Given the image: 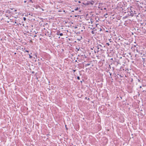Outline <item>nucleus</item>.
<instances>
[{
    "instance_id": "nucleus-1",
    "label": "nucleus",
    "mask_w": 146,
    "mask_h": 146,
    "mask_svg": "<svg viewBox=\"0 0 146 146\" xmlns=\"http://www.w3.org/2000/svg\"><path fill=\"white\" fill-rule=\"evenodd\" d=\"M127 10H125L124 13H128V14L129 16H131V17H133L134 16L136 17L137 14V11L136 9H135L133 8L132 7H130V8H127Z\"/></svg>"
},
{
    "instance_id": "nucleus-2",
    "label": "nucleus",
    "mask_w": 146,
    "mask_h": 146,
    "mask_svg": "<svg viewBox=\"0 0 146 146\" xmlns=\"http://www.w3.org/2000/svg\"><path fill=\"white\" fill-rule=\"evenodd\" d=\"M95 47L94 52L95 53H96V52L98 53H99L100 51H101V53L103 52V50L102 48V46L101 45L98 44L97 46H95Z\"/></svg>"
},
{
    "instance_id": "nucleus-3",
    "label": "nucleus",
    "mask_w": 146,
    "mask_h": 146,
    "mask_svg": "<svg viewBox=\"0 0 146 146\" xmlns=\"http://www.w3.org/2000/svg\"><path fill=\"white\" fill-rule=\"evenodd\" d=\"M137 19L139 21H142V19L144 17V16L143 14L142 13H138L136 17Z\"/></svg>"
},
{
    "instance_id": "nucleus-4",
    "label": "nucleus",
    "mask_w": 146,
    "mask_h": 146,
    "mask_svg": "<svg viewBox=\"0 0 146 146\" xmlns=\"http://www.w3.org/2000/svg\"><path fill=\"white\" fill-rule=\"evenodd\" d=\"M112 63L116 66H117L119 64H121L119 62V60L117 61L116 59L113 60Z\"/></svg>"
},
{
    "instance_id": "nucleus-5",
    "label": "nucleus",
    "mask_w": 146,
    "mask_h": 146,
    "mask_svg": "<svg viewBox=\"0 0 146 146\" xmlns=\"http://www.w3.org/2000/svg\"><path fill=\"white\" fill-rule=\"evenodd\" d=\"M139 46L138 45H134L133 46V48H134V49L136 50L137 52H139V49L138 48H139Z\"/></svg>"
},
{
    "instance_id": "nucleus-6",
    "label": "nucleus",
    "mask_w": 146,
    "mask_h": 146,
    "mask_svg": "<svg viewBox=\"0 0 146 146\" xmlns=\"http://www.w3.org/2000/svg\"><path fill=\"white\" fill-rule=\"evenodd\" d=\"M128 69L126 68H120V71L121 72L122 71L124 72V71L126 72H128Z\"/></svg>"
},
{
    "instance_id": "nucleus-7",
    "label": "nucleus",
    "mask_w": 146,
    "mask_h": 146,
    "mask_svg": "<svg viewBox=\"0 0 146 146\" xmlns=\"http://www.w3.org/2000/svg\"><path fill=\"white\" fill-rule=\"evenodd\" d=\"M123 4H122L121 2L117 4V7H119L120 8H122L123 7Z\"/></svg>"
},
{
    "instance_id": "nucleus-8",
    "label": "nucleus",
    "mask_w": 146,
    "mask_h": 146,
    "mask_svg": "<svg viewBox=\"0 0 146 146\" xmlns=\"http://www.w3.org/2000/svg\"><path fill=\"white\" fill-rule=\"evenodd\" d=\"M143 66L145 67L146 68V59H143Z\"/></svg>"
},
{
    "instance_id": "nucleus-9",
    "label": "nucleus",
    "mask_w": 146,
    "mask_h": 146,
    "mask_svg": "<svg viewBox=\"0 0 146 146\" xmlns=\"http://www.w3.org/2000/svg\"><path fill=\"white\" fill-rule=\"evenodd\" d=\"M35 7L36 9H38V8L40 9L41 8V7L39 5H36Z\"/></svg>"
},
{
    "instance_id": "nucleus-10",
    "label": "nucleus",
    "mask_w": 146,
    "mask_h": 146,
    "mask_svg": "<svg viewBox=\"0 0 146 146\" xmlns=\"http://www.w3.org/2000/svg\"><path fill=\"white\" fill-rule=\"evenodd\" d=\"M60 32V31H58L57 32V33H58L57 34L58 35H59V34H58V33H59V32ZM59 35L60 36H62L63 35V34L62 33H60L59 34Z\"/></svg>"
},
{
    "instance_id": "nucleus-11",
    "label": "nucleus",
    "mask_w": 146,
    "mask_h": 146,
    "mask_svg": "<svg viewBox=\"0 0 146 146\" xmlns=\"http://www.w3.org/2000/svg\"><path fill=\"white\" fill-rule=\"evenodd\" d=\"M79 9H80V8H79L78 7H77L75 8L74 9V10L76 11H78Z\"/></svg>"
},
{
    "instance_id": "nucleus-12",
    "label": "nucleus",
    "mask_w": 146,
    "mask_h": 146,
    "mask_svg": "<svg viewBox=\"0 0 146 146\" xmlns=\"http://www.w3.org/2000/svg\"><path fill=\"white\" fill-rule=\"evenodd\" d=\"M31 2V3H33V0H28V3Z\"/></svg>"
},
{
    "instance_id": "nucleus-13",
    "label": "nucleus",
    "mask_w": 146,
    "mask_h": 146,
    "mask_svg": "<svg viewBox=\"0 0 146 146\" xmlns=\"http://www.w3.org/2000/svg\"><path fill=\"white\" fill-rule=\"evenodd\" d=\"M6 13H11V12H10L9 10H7L6 11Z\"/></svg>"
},
{
    "instance_id": "nucleus-14",
    "label": "nucleus",
    "mask_w": 146,
    "mask_h": 146,
    "mask_svg": "<svg viewBox=\"0 0 146 146\" xmlns=\"http://www.w3.org/2000/svg\"><path fill=\"white\" fill-rule=\"evenodd\" d=\"M90 63H88V64H86L85 65V67H86L88 66H89L90 65Z\"/></svg>"
},
{
    "instance_id": "nucleus-15",
    "label": "nucleus",
    "mask_w": 146,
    "mask_h": 146,
    "mask_svg": "<svg viewBox=\"0 0 146 146\" xmlns=\"http://www.w3.org/2000/svg\"><path fill=\"white\" fill-rule=\"evenodd\" d=\"M29 58H32L33 56H32L30 54H29Z\"/></svg>"
},
{
    "instance_id": "nucleus-16",
    "label": "nucleus",
    "mask_w": 146,
    "mask_h": 146,
    "mask_svg": "<svg viewBox=\"0 0 146 146\" xmlns=\"http://www.w3.org/2000/svg\"><path fill=\"white\" fill-rule=\"evenodd\" d=\"M116 46L117 47V48H118L119 47L120 45L118 44H116Z\"/></svg>"
},
{
    "instance_id": "nucleus-17",
    "label": "nucleus",
    "mask_w": 146,
    "mask_h": 146,
    "mask_svg": "<svg viewBox=\"0 0 146 146\" xmlns=\"http://www.w3.org/2000/svg\"><path fill=\"white\" fill-rule=\"evenodd\" d=\"M80 49V48H76V49L77 50V51H79Z\"/></svg>"
},
{
    "instance_id": "nucleus-18",
    "label": "nucleus",
    "mask_w": 146,
    "mask_h": 146,
    "mask_svg": "<svg viewBox=\"0 0 146 146\" xmlns=\"http://www.w3.org/2000/svg\"><path fill=\"white\" fill-rule=\"evenodd\" d=\"M122 119H123L121 121V122H122V123L124 121V118H122Z\"/></svg>"
},
{
    "instance_id": "nucleus-19",
    "label": "nucleus",
    "mask_w": 146,
    "mask_h": 146,
    "mask_svg": "<svg viewBox=\"0 0 146 146\" xmlns=\"http://www.w3.org/2000/svg\"><path fill=\"white\" fill-rule=\"evenodd\" d=\"M113 75L115 77L117 76L116 75V74L115 73L113 74Z\"/></svg>"
},
{
    "instance_id": "nucleus-20",
    "label": "nucleus",
    "mask_w": 146,
    "mask_h": 146,
    "mask_svg": "<svg viewBox=\"0 0 146 146\" xmlns=\"http://www.w3.org/2000/svg\"><path fill=\"white\" fill-rule=\"evenodd\" d=\"M144 24H145V25L146 26V20H145L144 21Z\"/></svg>"
},
{
    "instance_id": "nucleus-21",
    "label": "nucleus",
    "mask_w": 146,
    "mask_h": 146,
    "mask_svg": "<svg viewBox=\"0 0 146 146\" xmlns=\"http://www.w3.org/2000/svg\"><path fill=\"white\" fill-rule=\"evenodd\" d=\"M77 79H78V80H80V77L79 76H78L77 77Z\"/></svg>"
},
{
    "instance_id": "nucleus-22",
    "label": "nucleus",
    "mask_w": 146,
    "mask_h": 146,
    "mask_svg": "<svg viewBox=\"0 0 146 146\" xmlns=\"http://www.w3.org/2000/svg\"><path fill=\"white\" fill-rule=\"evenodd\" d=\"M108 68H109L110 69L111 68V66L110 65H109Z\"/></svg>"
},
{
    "instance_id": "nucleus-23",
    "label": "nucleus",
    "mask_w": 146,
    "mask_h": 146,
    "mask_svg": "<svg viewBox=\"0 0 146 146\" xmlns=\"http://www.w3.org/2000/svg\"><path fill=\"white\" fill-rule=\"evenodd\" d=\"M23 19L25 21H26V18L25 17H23Z\"/></svg>"
},
{
    "instance_id": "nucleus-24",
    "label": "nucleus",
    "mask_w": 146,
    "mask_h": 146,
    "mask_svg": "<svg viewBox=\"0 0 146 146\" xmlns=\"http://www.w3.org/2000/svg\"><path fill=\"white\" fill-rule=\"evenodd\" d=\"M91 33H92V34H94V32L93 31H92L91 32Z\"/></svg>"
},
{
    "instance_id": "nucleus-25",
    "label": "nucleus",
    "mask_w": 146,
    "mask_h": 146,
    "mask_svg": "<svg viewBox=\"0 0 146 146\" xmlns=\"http://www.w3.org/2000/svg\"><path fill=\"white\" fill-rule=\"evenodd\" d=\"M138 82H141L140 80H139V79H138Z\"/></svg>"
},
{
    "instance_id": "nucleus-26",
    "label": "nucleus",
    "mask_w": 146,
    "mask_h": 146,
    "mask_svg": "<svg viewBox=\"0 0 146 146\" xmlns=\"http://www.w3.org/2000/svg\"><path fill=\"white\" fill-rule=\"evenodd\" d=\"M25 52H29V51H28V50H25Z\"/></svg>"
},
{
    "instance_id": "nucleus-27",
    "label": "nucleus",
    "mask_w": 146,
    "mask_h": 146,
    "mask_svg": "<svg viewBox=\"0 0 146 146\" xmlns=\"http://www.w3.org/2000/svg\"><path fill=\"white\" fill-rule=\"evenodd\" d=\"M27 2V0H26V1H24V3H26Z\"/></svg>"
},
{
    "instance_id": "nucleus-28",
    "label": "nucleus",
    "mask_w": 146,
    "mask_h": 146,
    "mask_svg": "<svg viewBox=\"0 0 146 146\" xmlns=\"http://www.w3.org/2000/svg\"><path fill=\"white\" fill-rule=\"evenodd\" d=\"M38 65H40L41 64L40 62H38Z\"/></svg>"
},
{
    "instance_id": "nucleus-29",
    "label": "nucleus",
    "mask_w": 146,
    "mask_h": 146,
    "mask_svg": "<svg viewBox=\"0 0 146 146\" xmlns=\"http://www.w3.org/2000/svg\"><path fill=\"white\" fill-rule=\"evenodd\" d=\"M7 21V23H9V21H8V20H7V21Z\"/></svg>"
},
{
    "instance_id": "nucleus-30",
    "label": "nucleus",
    "mask_w": 146,
    "mask_h": 146,
    "mask_svg": "<svg viewBox=\"0 0 146 146\" xmlns=\"http://www.w3.org/2000/svg\"><path fill=\"white\" fill-rule=\"evenodd\" d=\"M117 75H119L120 76V77H122V76H121V75H119V74H117Z\"/></svg>"
},
{
    "instance_id": "nucleus-31",
    "label": "nucleus",
    "mask_w": 146,
    "mask_h": 146,
    "mask_svg": "<svg viewBox=\"0 0 146 146\" xmlns=\"http://www.w3.org/2000/svg\"><path fill=\"white\" fill-rule=\"evenodd\" d=\"M106 44H107L108 46H109V45H110V44H109V43H106Z\"/></svg>"
},
{
    "instance_id": "nucleus-32",
    "label": "nucleus",
    "mask_w": 146,
    "mask_h": 146,
    "mask_svg": "<svg viewBox=\"0 0 146 146\" xmlns=\"http://www.w3.org/2000/svg\"><path fill=\"white\" fill-rule=\"evenodd\" d=\"M73 71L74 72H74H75L76 71V70H73Z\"/></svg>"
},
{
    "instance_id": "nucleus-33",
    "label": "nucleus",
    "mask_w": 146,
    "mask_h": 146,
    "mask_svg": "<svg viewBox=\"0 0 146 146\" xmlns=\"http://www.w3.org/2000/svg\"><path fill=\"white\" fill-rule=\"evenodd\" d=\"M109 73L110 74V76H111L112 74L111 73H110V72H109Z\"/></svg>"
},
{
    "instance_id": "nucleus-34",
    "label": "nucleus",
    "mask_w": 146,
    "mask_h": 146,
    "mask_svg": "<svg viewBox=\"0 0 146 146\" xmlns=\"http://www.w3.org/2000/svg\"><path fill=\"white\" fill-rule=\"evenodd\" d=\"M34 32H35V34H36L37 33H38V32H36L35 31H34Z\"/></svg>"
},
{
    "instance_id": "nucleus-35",
    "label": "nucleus",
    "mask_w": 146,
    "mask_h": 146,
    "mask_svg": "<svg viewBox=\"0 0 146 146\" xmlns=\"http://www.w3.org/2000/svg\"><path fill=\"white\" fill-rule=\"evenodd\" d=\"M78 3H81V1H78Z\"/></svg>"
},
{
    "instance_id": "nucleus-36",
    "label": "nucleus",
    "mask_w": 146,
    "mask_h": 146,
    "mask_svg": "<svg viewBox=\"0 0 146 146\" xmlns=\"http://www.w3.org/2000/svg\"><path fill=\"white\" fill-rule=\"evenodd\" d=\"M104 9L105 10H106V8H104Z\"/></svg>"
},
{
    "instance_id": "nucleus-37",
    "label": "nucleus",
    "mask_w": 146,
    "mask_h": 146,
    "mask_svg": "<svg viewBox=\"0 0 146 146\" xmlns=\"http://www.w3.org/2000/svg\"><path fill=\"white\" fill-rule=\"evenodd\" d=\"M36 36H37L36 35H34V37H36Z\"/></svg>"
},
{
    "instance_id": "nucleus-38",
    "label": "nucleus",
    "mask_w": 146,
    "mask_h": 146,
    "mask_svg": "<svg viewBox=\"0 0 146 146\" xmlns=\"http://www.w3.org/2000/svg\"><path fill=\"white\" fill-rule=\"evenodd\" d=\"M72 12H74V10L72 11Z\"/></svg>"
},
{
    "instance_id": "nucleus-39",
    "label": "nucleus",
    "mask_w": 146,
    "mask_h": 146,
    "mask_svg": "<svg viewBox=\"0 0 146 146\" xmlns=\"http://www.w3.org/2000/svg\"><path fill=\"white\" fill-rule=\"evenodd\" d=\"M122 10L124 12V11H123V10H124V9L123 8H122Z\"/></svg>"
},
{
    "instance_id": "nucleus-40",
    "label": "nucleus",
    "mask_w": 146,
    "mask_h": 146,
    "mask_svg": "<svg viewBox=\"0 0 146 146\" xmlns=\"http://www.w3.org/2000/svg\"><path fill=\"white\" fill-rule=\"evenodd\" d=\"M81 10H80V11H79V13L80 12H81Z\"/></svg>"
},
{
    "instance_id": "nucleus-41",
    "label": "nucleus",
    "mask_w": 146,
    "mask_h": 146,
    "mask_svg": "<svg viewBox=\"0 0 146 146\" xmlns=\"http://www.w3.org/2000/svg\"><path fill=\"white\" fill-rule=\"evenodd\" d=\"M111 60H113V58H111Z\"/></svg>"
},
{
    "instance_id": "nucleus-42",
    "label": "nucleus",
    "mask_w": 146,
    "mask_h": 146,
    "mask_svg": "<svg viewBox=\"0 0 146 146\" xmlns=\"http://www.w3.org/2000/svg\"><path fill=\"white\" fill-rule=\"evenodd\" d=\"M120 98L121 99H122V97H120Z\"/></svg>"
},
{
    "instance_id": "nucleus-43",
    "label": "nucleus",
    "mask_w": 146,
    "mask_h": 146,
    "mask_svg": "<svg viewBox=\"0 0 146 146\" xmlns=\"http://www.w3.org/2000/svg\"><path fill=\"white\" fill-rule=\"evenodd\" d=\"M16 54V52H15V53H14V54Z\"/></svg>"
},
{
    "instance_id": "nucleus-44",
    "label": "nucleus",
    "mask_w": 146,
    "mask_h": 146,
    "mask_svg": "<svg viewBox=\"0 0 146 146\" xmlns=\"http://www.w3.org/2000/svg\"><path fill=\"white\" fill-rule=\"evenodd\" d=\"M41 9H42V11H44V10L43 9H42V8H41Z\"/></svg>"
},
{
    "instance_id": "nucleus-45",
    "label": "nucleus",
    "mask_w": 146,
    "mask_h": 146,
    "mask_svg": "<svg viewBox=\"0 0 146 146\" xmlns=\"http://www.w3.org/2000/svg\"><path fill=\"white\" fill-rule=\"evenodd\" d=\"M15 23H17V22L16 21H15Z\"/></svg>"
},
{
    "instance_id": "nucleus-46",
    "label": "nucleus",
    "mask_w": 146,
    "mask_h": 146,
    "mask_svg": "<svg viewBox=\"0 0 146 146\" xmlns=\"http://www.w3.org/2000/svg\"><path fill=\"white\" fill-rule=\"evenodd\" d=\"M80 82H81V83H82V81H80Z\"/></svg>"
},
{
    "instance_id": "nucleus-47",
    "label": "nucleus",
    "mask_w": 146,
    "mask_h": 146,
    "mask_svg": "<svg viewBox=\"0 0 146 146\" xmlns=\"http://www.w3.org/2000/svg\"><path fill=\"white\" fill-rule=\"evenodd\" d=\"M140 88H141V86H140Z\"/></svg>"
},
{
    "instance_id": "nucleus-48",
    "label": "nucleus",
    "mask_w": 146,
    "mask_h": 146,
    "mask_svg": "<svg viewBox=\"0 0 146 146\" xmlns=\"http://www.w3.org/2000/svg\"><path fill=\"white\" fill-rule=\"evenodd\" d=\"M123 5H125V4H124V3L123 2Z\"/></svg>"
},
{
    "instance_id": "nucleus-49",
    "label": "nucleus",
    "mask_w": 146,
    "mask_h": 146,
    "mask_svg": "<svg viewBox=\"0 0 146 146\" xmlns=\"http://www.w3.org/2000/svg\"><path fill=\"white\" fill-rule=\"evenodd\" d=\"M3 19V18H2L1 19V20H2Z\"/></svg>"
},
{
    "instance_id": "nucleus-50",
    "label": "nucleus",
    "mask_w": 146,
    "mask_h": 146,
    "mask_svg": "<svg viewBox=\"0 0 146 146\" xmlns=\"http://www.w3.org/2000/svg\"><path fill=\"white\" fill-rule=\"evenodd\" d=\"M15 11H17V10H15Z\"/></svg>"
},
{
    "instance_id": "nucleus-51",
    "label": "nucleus",
    "mask_w": 146,
    "mask_h": 146,
    "mask_svg": "<svg viewBox=\"0 0 146 146\" xmlns=\"http://www.w3.org/2000/svg\"><path fill=\"white\" fill-rule=\"evenodd\" d=\"M85 98V99H87V97H86V98Z\"/></svg>"
},
{
    "instance_id": "nucleus-52",
    "label": "nucleus",
    "mask_w": 146,
    "mask_h": 146,
    "mask_svg": "<svg viewBox=\"0 0 146 146\" xmlns=\"http://www.w3.org/2000/svg\"><path fill=\"white\" fill-rule=\"evenodd\" d=\"M75 17H77V16H76V15H75Z\"/></svg>"
},
{
    "instance_id": "nucleus-53",
    "label": "nucleus",
    "mask_w": 146,
    "mask_h": 146,
    "mask_svg": "<svg viewBox=\"0 0 146 146\" xmlns=\"http://www.w3.org/2000/svg\"><path fill=\"white\" fill-rule=\"evenodd\" d=\"M75 62H77V60H76L75 61Z\"/></svg>"
},
{
    "instance_id": "nucleus-54",
    "label": "nucleus",
    "mask_w": 146,
    "mask_h": 146,
    "mask_svg": "<svg viewBox=\"0 0 146 146\" xmlns=\"http://www.w3.org/2000/svg\"><path fill=\"white\" fill-rule=\"evenodd\" d=\"M144 91H145V90H144H144H143V92H144Z\"/></svg>"
},
{
    "instance_id": "nucleus-55",
    "label": "nucleus",
    "mask_w": 146,
    "mask_h": 146,
    "mask_svg": "<svg viewBox=\"0 0 146 146\" xmlns=\"http://www.w3.org/2000/svg\"><path fill=\"white\" fill-rule=\"evenodd\" d=\"M30 54H32V53L31 52V53Z\"/></svg>"
},
{
    "instance_id": "nucleus-56",
    "label": "nucleus",
    "mask_w": 146,
    "mask_h": 146,
    "mask_svg": "<svg viewBox=\"0 0 146 146\" xmlns=\"http://www.w3.org/2000/svg\"><path fill=\"white\" fill-rule=\"evenodd\" d=\"M88 100H89V99H89V98H88Z\"/></svg>"
},
{
    "instance_id": "nucleus-57",
    "label": "nucleus",
    "mask_w": 146,
    "mask_h": 146,
    "mask_svg": "<svg viewBox=\"0 0 146 146\" xmlns=\"http://www.w3.org/2000/svg\"><path fill=\"white\" fill-rule=\"evenodd\" d=\"M48 35H49V36H50V35H49V34H48Z\"/></svg>"
},
{
    "instance_id": "nucleus-58",
    "label": "nucleus",
    "mask_w": 146,
    "mask_h": 146,
    "mask_svg": "<svg viewBox=\"0 0 146 146\" xmlns=\"http://www.w3.org/2000/svg\"><path fill=\"white\" fill-rule=\"evenodd\" d=\"M113 70H114V69H112V70H113Z\"/></svg>"
},
{
    "instance_id": "nucleus-59",
    "label": "nucleus",
    "mask_w": 146,
    "mask_h": 146,
    "mask_svg": "<svg viewBox=\"0 0 146 146\" xmlns=\"http://www.w3.org/2000/svg\"><path fill=\"white\" fill-rule=\"evenodd\" d=\"M123 72H124L122 71V72H121V73H122Z\"/></svg>"
},
{
    "instance_id": "nucleus-60",
    "label": "nucleus",
    "mask_w": 146,
    "mask_h": 146,
    "mask_svg": "<svg viewBox=\"0 0 146 146\" xmlns=\"http://www.w3.org/2000/svg\"><path fill=\"white\" fill-rule=\"evenodd\" d=\"M42 59V58H41L40 59V60H41Z\"/></svg>"
},
{
    "instance_id": "nucleus-61",
    "label": "nucleus",
    "mask_w": 146,
    "mask_h": 146,
    "mask_svg": "<svg viewBox=\"0 0 146 146\" xmlns=\"http://www.w3.org/2000/svg\"><path fill=\"white\" fill-rule=\"evenodd\" d=\"M42 59V58H41L40 59V60H41Z\"/></svg>"
},
{
    "instance_id": "nucleus-62",
    "label": "nucleus",
    "mask_w": 146,
    "mask_h": 146,
    "mask_svg": "<svg viewBox=\"0 0 146 146\" xmlns=\"http://www.w3.org/2000/svg\"><path fill=\"white\" fill-rule=\"evenodd\" d=\"M101 9L102 10L103 9Z\"/></svg>"
},
{
    "instance_id": "nucleus-63",
    "label": "nucleus",
    "mask_w": 146,
    "mask_h": 146,
    "mask_svg": "<svg viewBox=\"0 0 146 146\" xmlns=\"http://www.w3.org/2000/svg\"><path fill=\"white\" fill-rule=\"evenodd\" d=\"M117 1H119V0H117Z\"/></svg>"
},
{
    "instance_id": "nucleus-64",
    "label": "nucleus",
    "mask_w": 146,
    "mask_h": 146,
    "mask_svg": "<svg viewBox=\"0 0 146 146\" xmlns=\"http://www.w3.org/2000/svg\"><path fill=\"white\" fill-rule=\"evenodd\" d=\"M74 146H76V145H74Z\"/></svg>"
}]
</instances>
